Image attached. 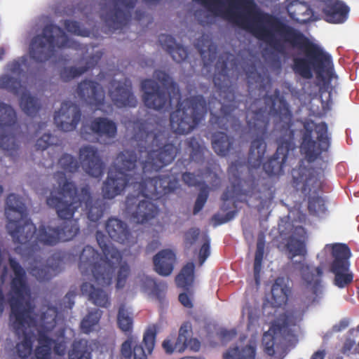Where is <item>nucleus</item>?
Returning <instances> with one entry per match:
<instances>
[{"label": "nucleus", "mask_w": 359, "mask_h": 359, "mask_svg": "<svg viewBox=\"0 0 359 359\" xmlns=\"http://www.w3.org/2000/svg\"><path fill=\"white\" fill-rule=\"evenodd\" d=\"M17 115L9 104L0 102V148L13 156L18 149L14 130Z\"/></svg>", "instance_id": "17"}, {"label": "nucleus", "mask_w": 359, "mask_h": 359, "mask_svg": "<svg viewBox=\"0 0 359 359\" xmlns=\"http://www.w3.org/2000/svg\"><path fill=\"white\" fill-rule=\"evenodd\" d=\"M95 236L104 256L93 247L86 245L80 255L79 268L82 275L92 276V280L98 285L109 286L112 283L115 269L121 262L122 255L103 232L97 231Z\"/></svg>", "instance_id": "8"}, {"label": "nucleus", "mask_w": 359, "mask_h": 359, "mask_svg": "<svg viewBox=\"0 0 359 359\" xmlns=\"http://www.w3.org/2000/svg\"><path fill=\"white\" fill-rule=\"evenodd\" d=\"M81 291L83 295L94 305L108 308L111 305L110 292L103 288L96 287L88 282H84L81 285Z\"/></svg>", "instance_id": "29"}, {"label": "nucleus", "mask_w": 359, "mask_h": 359, "mask_svg": "<svg viewBox=\"0 0 359 359\" xmlns=\"http://www.w3.org/2000/svg\"><path fill=\"white\" fill-rule=\"evenodd\" d=\"M69 359H91V353L86 348V341H74L72 350L69 353Z\"/></svg>", "instance_id": "42"}, {"label": "nucleus", "mask_w": 359, "mask_h": 359, "mask_svg": "<svg viewBox=\"0 0 359 359\" xmlns=\"http://www.w3.org/2000/svg\"><path fill=\"white\" fill-rule=\"evenodd\" d=\"M130 271V267L126 262L119 266L116 277V288L121 289L125 286Z\"/></svg>", "instance_id": "50"}, {"label": "nucleus", "mask_w": 359, "mask_h": 359, "mask_svg": "<svg viewBox=\"0 0 359 359\" xmlns=\"http://www.w3.org/2000/svg\"><path fill=\"white\" fill-rule=\"evenodd\" d=\"M8 262L13 272L10 290L7 294V301L11 308L9 322L16 337L18 339L21 336L23 337L15 348L18 355L25 359L31 354L33 346L32 336L27 332L26 327L35 324V319L32 316L34 306L29 300H25L26 297L30 296L25 270L14 258L9 257Z\"/></svg>", "instance_id": "5"}, {"label": "nucleus", "mask_w": 359, "mask_h": 359, "mask_svg": "<svg viewBox=\"0 0 359 359\" xmlns=\"http://www.w3.org/2000/svg\"><path fill=\"white\" fill-rule=\"evenodd\" d=\"M102 313L98 309L90 311L81 322V330L85 334H89L94 330V327L98 324Z\"/></svg>", "instance_id": "41"}, {"label": "nucleus", "mask_w": 359, "mask_h": 359, "mask_svg": "<svg viewBox=\"0 0 359 359\" xmlns=\"http://www.w3.org/2000/svg\"><path fill=\"white\" fill-rule=\"evenodd\" d=\"M71 46V41L64 30L59 26L46 25L41 34L35 36L30 43V57L37 62H45L55 54L56 48Z\"/></svg>", "instance_id": "12"}, {"label": "nucleus", "mask_w": 359, "mask_h": 359, "mask_svg": "<svg viewBox=\"0 0 359 359\" xmlns=\"http://www.w3.org/2000/svg\"><path fill=\"white\" fill-rule=\"evenodd\" d=\"M20 106L27 115L32 117L36 116L41 109L39 99L27 92H24L21 95Z\"/></svg>", "instance_id": "39"}, {"label": "nucleus", "mask_w": 359, "mask_h": 359, "mask_svg": "<svg viewBox=\"0 0 359 359\" xmlns=\"http://www.w3.org/2000/svg\"><path fill=\"white\" fill-rule=\"evenodd\" d=\"M58 164L60 167L67 172L74 173L79 168V164L76 158L73 156L64 154L59 159Z\"/></svg>", "instance_id": "45"}, {"label": "nucleus", "mask_w": 359, "mask_h": 359, "mask_svg": "<svg viewBox=\"0 0 359 359\" xmlns=\"http://www.w3.org/2000/svg\"><path fill=\"white\" fill-rule=\"evenodd\" d=\"M208 111L203 95L191 96L177 102V109L170 116V125L174 133L186 135L196 128Z\"/></svg>", "instance_id": "10"}, {"label": "nucleus", "mask_w": 359, "mask_h": 359, "mask_svg": "<svg viewBox=\"0 0 359 359\" xmlns=\"http://www.w3.org/2000/svg\"><path fill=\"white\" fill-rule=\"evenodd\" d=\"M79 160L82 168L89 175L99 178L104 174V164L98 150L93 146L86 145L79 150Z\"/></svg>", "instance_id": "21"}, {"label": "nucleus", "mask_w": 359, "mask_h": 359, "mask_svg": "<svg viewBox=\"0 0 359 359\" xmlns=\"http://www.w3.org/2000/svg\"><path fill=\"white\" fill-rule=\"evenodd\" d=\"M182 179L189 187H196L199 183L196 176L191 172H184L182 175Z\"/></svg>", "instance_id": "60"}, {"label": "nucleus", "mask_w": 359, "mask_h": 359, "mask_svg": "<svg viewBox=\"0 0 359 359\" xmlns=\"http://www.w3.org/2000/svg\"><path fill=\"white\" fill-rule=\"evenodd\" d=\"M294 182L298 186L302 184L301 189L303 193L309 194L317 193L320 188V182L314 174V170L306 167L300 168L297 172H293Z\"/></svg>", "instance_id": "26"}, {"label": "nucleus", "mask_w": 359, "mask_h": 359, "mask_svg": "<svg viewBox=\"0 0 359 359\" xmlns=\"http://www.w3.org/2000/svg\"><path fill=\"white\" fill-rule=\"evenodd\" d=\"M187 146L191 149L189 158L191 161L201 163L203 161V148L196 137H193L187 141Z\"/></svg>", "instance_id": "43"}, {"label": "nucleus", "mask_w": 359, "mask_h": 359, "mask_svg": "<svg viewBox=\"0 0 359 359\" xmlns=\"http://www.w3.org/2000/svg\"><path fill=\"white\" fill-rule=\"evenodd\" d=\"M265 248V238L263 234L259 235L257 241V249L255 252L253 272L254 278L257 286L260 284V272L262 271V264L264 258Z\"/></svg>", "instance_id": "38"}, {"label": "nucleus", "mask_w": 359, "mask_h": 359, "mask_svg": "<svg viewBox=\"0 0 359 359\" xmlns=\"http://www.w3.org/2000/svg\"><path fill=\"white\" fill-rule=\"evenodd\" d=\"M264 101L265 107L255 111L252 118L248 121V136L252 139L248 151V170L250 167L259 168L263 162L266 151L269 116L273 113L283 125L281 135L278 139L276 151L263 164V169L268 175L276 176L283 173L289 151L295 149V132L291 128L292 114L278 89H276L271 95H265Z\"/></svg>", "instance_id": "4"}, {"label": "nucleus", "mask_w": 359, "mask_h": 359, "mask_svg": "<svg viewBox=\"0 0 359 359\" xmlns=\"http://www.w3.org/2000/svg\"><path fill=\"white\" fill-rule=\"evenodd\" d=\"M154 77L169 91V95L161 88L156 81L151 79L143 80L141 82V88L143 92L142 101L147 108L157 111L161 110L171 100L174 98L180 100L181 95L178 86L168 74L162 70H156Z\"/></svg>", "instance_id": "11"}, {"label": "nucleus", "mask_w": 359, "mask_h": 359, "mask_svg": "<svg viewBox=\"0 0 359 359\" xmlns=\"http://www.w3.org/2000/svg\"><path fill=\"white\" fill-rule=\"evenodd\" d=\"M302 314L297 318L291 311H287L272 323L269 330L262 336V344L264 352L269 356L275 354L274 346L280 337L290 334L291 326L295 325L297 321L302 320Z\"/></svg>", "instance_id": "16"}, {"label": "nucleus", "mask_w": 359, "mask_h": 359, "mask_svg": "<svg viewBox=\"0 0 359 359\" xmlns=\"http://www.w3.org/2000/svg\"><path fill=\"white\" fill-rule=\"evenodd\" d=\"M22 88L21 81L9 75L0 76V88L6 89L15 95H18Z\"/></svg>", "instance_id": "44"}, {"label": "nucleus", "mask_w": 359, "mask_h": 359, "mask_svg": "<svg viewBox=\"0 0 359 359\" xmlns=\"http://www.w3.org/2000/svg\"><path fill=\"white\" fill-rule=\"evenodd\" d=\"M101 57L102 53H97V54L93 55L89 58L85 66L80 67H70L62 68L60 72V76L61 79L65 82H67L76 77H79L83 73L86 72L88 70L95 67L98 63V61L100 60Z\"/></svg>", "instance_id": "32"}, {"label": "nucleus", "mask_w": 359, "mask_h": 359, "mask_svg": "<svg viewBox=\"0 0 359 359\" xmlns=\"http://www.w3.org/2000/svg\"><path fill=\"white\" fill-rule=\"evenodd\" d=\"M161 246V243L158 239H154L149 242L145 249L147 254L151 253L156 250Z\"/></svg>", "instance_id": "64"}, {"label": "nucleus", "mask_w": 359, "mask_h": 359, "mask_svg": "<svg viewBox=\"0 0 359 359\" xmlns=\"http://www.w3.org/2000/svg\"><path fill=\"white\" fill-rule=\"evenodd\" d=\"M294 264H297V268L301 271V274L304 280L308 285L311 286V290L315 295L312 299L311 303L313 304L317 302L318 292L320 290L321 277L323 276V270L320 266L314 267L306 264L304 262H294Z\"/></svg>", "instance_id": "27"}, {"label": "nucleus", "mask_w": 359, "mask_h": 359, "mask_svg": "<svg viewBox=\"0 0 359 359\" xmlns=\"http://www.w3.org/2000/svg\"><path fill=\"white\" fill-rule=\"evenodd\" d=\"M306 231L302 226H296L293 234L290 236L285 245L289 253V258L292 259L296 256L305 257L306 255Z\"/></svg>", "instance_id": "28"}, {"label": "nucleus", "mask_w": 359, "mask_h": 359, "mask_svg": "<svg viewBox=\"0 0 359 359\" xmlns=\"http://www.w3.org/2000/svg\"><path fill=\"white\" fill-rule=\"evenodd\" d=\"M308 209L310 214L313 215L324 213L326 210L325 201L318 196H309Z\"/></svg>", "instance_id": "46"}, {"label": "nucleus", "mask_w": 359, "mask_h": 359, "mask_svg": "<svg viewBox=\"0 0 359 359\" xmlns=\"http://www.w3.org/2000/svg\"><path fill=\"white\" fill-rule=\"evenodd\" d=\"M179 301L184 306L187 308H191L193 306L191 300L190 299L189 295L185 292L180 294Z\"/></svg>", "instance_id": "63"}, {"label": "nucleus", "mask_w": 359, "mask_h": 359, "mask_svg": "<svg viewBox=\"0 0 359 359\" xmlns=\"http://www.w3.org/2000/svg\"><path fill=\"white\" fill-rule=\"evenodd\" d=\"M319 93L322 109L324 112H327L331 109L332 105V92L325 88H320Z\"/></svg>", "instance_id": "51"}, {"label": "nucleus", "mask_w": 359, "mask_h": 359, "mask_svg": "<svg viewBox=\"0 0 359 359\" xmlns=\"http://www.w3.org/2000/svg\"><path fill=\"white\" fill-rule=\"evenodd\" d=\"M195 265L194 262H188L176 276L175 282L179 287L188 290L194 280Z\"/></svg>", "instance_id": "37"}, {"label": "nucleus", "mask_w": 359, "mask_h": 359, "mask_svg": "<svg viewBox=\"0 0 359 359\" xmlns=\"http://www.w3.org/2000/svg\"><path fill=\"white\" fill-rule=\"evenodd\" d=\"M234 142L235 140L228 136L224 132H217L212 135V149L221 156L229 155L234 149Z\"/></svg>", "instance_id": "35"}, {"label": "nucleus", "mask_w": 359, "mask_h": 359, "mask_svg": "<svg viewBox=\"0 0 359 359\" xmlns=\"http://www.w3.org/2000/svg\"><path fill=\"white\" fill-rule=\"evenodd\" d=\"M93 134L97 138L112 140L117 134L116 123L107 117H96L90 121L89 126L83 125L81 128V137L88 139V134Z\"/></svg>", "instance_id": "22"}, {"label": "nucleus", "mask_w": 359, "mask_h": 359, "mask_svg": "<svg viewBox=\"0 0 359 359\" xmlns=\"http://www.w3.org/2000/svg\"><path fill=\"white\" fill-rule=\"evenodd\" d=\"M53 136L51 134H44L36 140L35 147L36 150L43 151L46 149L51 144V139Z\"/></svg>", "instance_id": "55"}, {"label": "nucleus", "mask_w": 359, "mask_h": 359, "mask_svg": "<svg viewBox=\"0 0 359 359\" xmlns=\"http://www.w3.org/2000/svg\"><path fill=\"white\" fill-rule=\"evenodd\" d=\"M158 41L176 62H182L188 57L187 49L176 43L175 38L169 34H162L158 36Z\"/></svg>", "instance_id": "31"}, {"label": "nucleus", "mask_w": 359, "mask_h": 359, "mask_svg": "<svg viewBox=\"0 0 359 359\" xmlns=\"http://www.w3.org/2000/svg\"><path fill=\"white\" fill-rule=\"evenodd\" d=\"M37 341L39 345L34 351V359H50L53 342L52 337L40 332L37 334Z\"/></svg>", "instance_id": "36"}, {"label": "nucleus", "mask_w": 359, "mask_h": 359, "mask_svg": "<svg viewBox=\"0 0 359 359\" xmlns=\"http://www.w3.org/2000/svg\"><path fill=\"white\" fill-rule=\"evenodd\" d=\"M231 57H233L231 54L224 53L215 64L213 82L220 100L212 98L208 103V109L210 112V124L212 128L224 130L231 128L237 132L241 128V123L237 117L238 104L229 74Z\"/></svg>", "instance_id": "6"}, {"label": "nucleus", "mask_w": 359, "mask_h": 359, "mask_svg": "<svg viewBox=\"0 0 359 359\" xmlns=\"http://www.w3.org/2000/svg\"><path fill=\"white\" fill-rule=\"evenodd\" d=\"M311 12V10L306 4H299L295 6L294 10L293 11V15H309Z\"/></svg>", "instance_id": "61"}, {"label": "nucleus", "mask_w": 359, "mask_h": 359, "mask_svg": "<svg viewBox=\"0 0 359 359\" xmlns=\"http://www.w3.org/2000/svg\"><path fill=\"white\" fill-rule=\"evenodd\" d=\"M76 93L85 102L97 109H99L104 103V90L96 81L88 79L82 81L78 84Z\"/></svg>", "instance_id": "23"}, {"label": "nucleus", "mask_w": 359, "mask_h": 359, "mask_svg": "<svg viewBox=\"0 0 359 359\" xmlns=\"http://www.w3.org/2000/svg\"><path fill=\"white\" fill-rule=\"evenodd\" d=\"M81 118L79 107L70 101H65L61 104L60 109L55 111L54 122L60 130L69 132L76 128Z\"/></svg>", "instance_id": "19"}, {"label": "nucleus", "mask_w": 359, "mask_h": 359, "mask_svg": "<svg viewBox=\"0 0 359 359\" xmlns=\"http://www.w3.org/2000/svg\"><path fill=\"white\" fill-rule=\"evenodd\" d=\"M6 205V229L17 245L15 251L27 260L32 259L27 266L32 276L40 283L50 281L56 275L57 268L43 262L38 254L39 244L53 246L59 242L69 241L75 236L78 228L67 222L62 229L41 225L37 230L28 217L25 205L18 195L10 194Z\"/></svg>", "instance_id": "2"}, {"label": "nucleus", "mask_w": 359, "mask_h": 359, "mask_svg": "<svg viewBox=\"0 0 359 359\" xmlns=\"http://www.w3.org/2000/svg\"><path fill=\"white\" fill-rule=\"evenodd\" d=\"M175 260V255L171 250H162L153 258L154 269L159 275L168 276L173 271Z\"/></svg>", "instance_id": "30"}, {"label": "nucleus", "mask_w": 359, "mask_h": 359, "mask_svg": "<svg viewBox=\"0 0 359 359\" xmlns=\"http://www.w3.org/2000/svg\"><path fill=\"white\" fill-rule=\"evenodd\" d=\"M245 166V162L239 161L232 162L229 165L228 175L231 184L227 187L221 197L223 203L220 209L222 211H227L230 208L229 201H232L234 208H237L238 202L247 201V190L243 187L245 180L241 177Z\"/></svg>", "instance_id": "14"}, {"label": "nucleus", "mask_w": 359, "mask_h": 359, "mask_svg": "<svg viewBox=\"0 0 359 359\" xmlns=\"http://www.w3.org/2000/svg\"><path fill=\"white\" fill-rule=\"evenodd\" d=\"M249 32L278 53L283 54L287 46L303 50L305 56L294 57L292 66L293 72L302 78L312 79L313 72L318 78L331 79L333 77L334 65L331 55L311 41L301 31L278 17L268 13H260L253 27L248 24Z\"/></svg>", "instance_id": "3"}, {"label": "nucleus", "mask_w": 359, "mask_h": 359, "mask_svg": "<svg viewBox=\"0 0 359 359\" xmlns=\"http://www.w3.org/2000/svg\"><path fill=\"white\" fill-rule=\"evenodd\" d=\"M192 332L191 323L190 322H184L180 328L178 335L188 340L189 338H191Z\"/></svg>", "instance_id": "59"}, {"label": "nucleus", "mask_w": 359, "mask_h": 359, "mask_svg": "<svg viewBox=\"0 0 359 359\" xmlns=\"http://www.w3.org/2000/svg\"><path fill=\"white\" fill-rule=\"evenodd\" d=\"M65 336L64 330L60 329L56 333L53 332L51 336L53 346V351L56 355H63L65 353V344L63 341H60V338H63Z\"/></svg>", "instance_id": "48"}, {"label": "nucleus", "mask_w": 359, "mask_h": 359, "mask_svg": "<svg viewBox=\"0 0 359 359\" xmlns=\"http://www.w3.org/2000/svg\"><path fill=\"white\" fill-rule=\"evenodd\" d=\"M135 150H124L116 158L119 168L110 170L102 188L103 197L112 199L128 186L139 193L128 195L126 210L137 224H144L156 218L159 208L151 200L173 192L178 187L177 177L172 173L154 177H144L148 172H158L171 163L180 148L172 143L163 144L164 131L158 126L144 120L133 124Z\"/></svg>", "instance_id": "1"}, {"label": "nucleus", "mask_w": 359, "mask_h": 359, "mask_svg": "<svg viewBox=\"0 0 359 359\" xmlns=\"http://www.w3.org/2000/svg\"><path fill=\"white\" fill-rule=\"evenodd\" d=\"M271 292V302L273 307H280L287 304L290 290L283 277H278L276 279Z\"/></svg>", "instance_id": "33"}, {"label": "nucleus", "mask_w": 359, "mask_h": 359, "mask_svg": "<svg viewBox=\"0 0 359 359\" xmlns=\"http://www.w3.org/2000/svg\"><path fill=\"white\" fill-rule=\"evenodd\" d=\"M63 180L62 184L59 182V189L56 195H51L47 198L46 203L56 210L58 217L64 221L60 226L53 227L54 229H62L67 222L75 225L78 231L73 239L79 232V228L76 221L72 220L74 212L81 206L84 205L87 210L88 218L90 221L96 222L102 217L104 207L102 201H97L93 203L89 188L85 187L81 188L78 194L77 188L74 183L69 182L64 172L59 173Z\"/></svg>", "instance_id": "7"}, {"label": "nucleus", "mask_w": 359, "mask_h": 359, "mask_svg": "<svg viewBox=\"0 0 359 359\" xmlns=\"http://www.w3.org/2000/svg\"><path fill=\"white\" fill-rule=\"evenodd\" d=\"M210 254V242L209 241H206L201 246L199 254H198V260L199 264L201 266L203 264L206 259L209 257Z\"/></svg>", "instance_id": "57"}, {"label": "nucleus", "mask_w": 359, "mask_h": 359, "mask_svg": "<svg viewBox=\"0 0 359 359\" xmlns=\"http://www.w3.org/2000/svg\"><path fill=\"white\" fill-rule=\"evenodd\" d=\"M57 315V309L55 306H43L39 315L36 314L34 316L32 314L35 319V324L32 326L36 325L37 327V334L42 332L45 335L51 337L56 327Z\"/></svg>", "instance_id": "25"}, {"label": "nucleus", "mask_w": 359, "mask_h": 359, "mask_svg": "<svg viewBox=\"0 0 359 359\" xmlns=\"http://www.w3.org/2000/svg\"><path fill=\"white\" fill-rule=\"evenodd\" d=\"M196 47L201 55L204 68L211 66L217 57L216 46L203 35L197 40Z\"/></svg>", "instance_id": "34"}, {"label": "nucleus", "mask_w": 359, "mask_h": 359, "mask_svg": "<svg viewBox=\"0 0 359 359\" xmlns=\"http://www.w3.org/2000/svg\"><path fill=\"white\" fill-rule=\"evenodd\" d=\"M64 26L67 32L76 35L83 36L84 31L81 29L80 23L70 20L64 22Z\"/></svg>", "instance_id": "54"}, {"label": "nucleus", "mask_w": 359, "mask_h": 359, "mask_svg": "<svg viewBox=\"0 0 359 359\" xmlns=\"http://www.w3.org/2000/svg\"><path fill=\"white\" fill-rule=\"evenodd\" d=\"M145 286L151 290V294L160 302L165 298L167 285L165 282H157L154 279L147 277L144 281Z\"/></svg>", "instance_id": "40"}, {"label": "nucleus", "mask_w": 359, "mask_h": 359, "mask_svg": "<svg viewBox=\"0 0 359 359\" xmlns=\"http://www.w3.org/2000/svg\"><path fill=\"white\" fill-rule=\"evenodd\" d=\"M137 1L112 0L113 8L102 14L101 18L111 29H122L130 20V11L135 8Z\"/></svg>", "instance_id": "18"}, {"label": "nucleus", "mask_w": 359, "mask_h": 359, "mask_svg": "<svg viewBox=\"0 0 359 359\" xmlns=\"http://www.w3.org/2000/svg\"><path fill=\"white\" fill-rule=\"evenodd\" d=\"M236 214L237 210L229 211L224 215H222L219 213H216L212 215V221L214 223V226H217L231 221L235 217Z\"/></svg>", "instance_id": "52"}, {"label": "nucleus", "mask_w": 359, "mask_h": 359, "mask_svg": "<svg viewBox=\"0 0 359 359\" xmlns=\"http://www.w3.org/2000/svg\"><path fill=\"white\" fill-rule=\"evenodd\" d=\"M218 335L223 343H227L236 337L237 331L234 328L231 330L222 329Z\"/></svg>", "instance_id": "56"}, {"label": "nucleus", "mask_w": 359, "mask_h": 359, "mask_svg": "<svg viewBox=\"0 0 359 359\" xmlns=\"http://www.w3.org/2000/svg\"><path fill=\"white\" fill-rule=\"evenodd\" d=\"M105 230L114 241L128 245L133 243L128 225L117 217H111L107 220Z\"/></svg>", "instance_id": "24"}, {"label": "nucleus", "mask_w": 359, "mask_h": 359, "mask_svg": "<svg viewBox=\"0 0 359 359\" xmlns=\"http://www.w3.org/2000/svg\"><path fill=\"white\" fill-rule=\"evenodd\" d=\"M332 256L333 261L330 271L334 274V283L338 287L344 288L353 280V274L349 271L351 250L346 244H334L332 245Z\"/></svg>", "instance_id": "15"}, {"label": "nucleus", "mask_w": 359, "mask_h": 359, "mask_svg": "<svg viewBox=\"0 0 359 359\" xmlns=\"http://www.w3.org/2000/svg\"><path fill=\"white\" fill-rule=\"evenodd\" d=\"M174 346L176 351L182 353L187 348H188L187 340L178 335Z\"/></svg>", "instance_id": "62"}, {"label": "nucleus", "mask_w": 359, "mask_h": 359, "mask_svg": "<svg viewBox=\"0 0 359 359\" xmlns=\"http://www.w3.org/2000/svg\"><path fill=\"white\" fill-rule=\"evenodd\" d=\"M117 324L119 329L126 334H129L128 339L121 344V354L126 359H147V355L151 354L154 348L157 334L156 327L150 325L145 330L143 336V344L146 348L144 349L141 344H137V337L130 334L133 319L128 311L122 304L118 309L117 315Z\"/></svg>", "instance_id": "9"}, {"label": "nucleus", "mask_w": 359, "mask_h": 359, "mask_svg": "<svg viewBox=\"0 0 359 359\" xmlns=\"http://www.w3.org/2000/svg\"><path fill=\"white\" fill-rule=\"evenodd\" d=\"M109 95L118 107H135L137 100L132 92L131 83L128 79L124 82L112 80L110 82Z\"/></svg>", "instance_id": "20"}, {"label": "nucleus", "mask_w": 359, "mask_h": 359, "mask_svg": "<svg viewBox=\"0 0 359 359\" xmlns=\"http://www.w3.org/2000/svg\"><path fill=\"white\" fill-rule=\"evenodd\" d=\"M200 233L198 228H191L184 233V245L187 248H190L197 241Z\"/></svg>", "instance_id": "53"}, {"label": "nucleus", "mask_w": 359, "mask_h": 359, "mask_svg": "<svg viewBox=\"0 0 359 359\" xmlns=\"http://www.w3.org/2000/svg\"><path fill=\"white\" fill-rule=\"evenodd\" d=\"M224 359H247V346L236 345L224 354Z\"/></svg>", "instance_id": "49"}, {"label": "nucleus", "mask_w": 359, "mask_h": 359, "mask_svg": "<svg viewBox=\"0 0 359 359\" xmlns=\"http://www.w3.org/2000/svg\"><path fill=\"white\" fill-rule=\"evenodd\" d=\"M300 133V151L308 162H314L323 152L329 151L331 136L326 123H315L312 121H306Z\"/></svg>", "instance_id": "13"}, {"label": "nucleus", "mask_w": 359, "mask_h": 359, "mask_svg": "<svg viewBox=\"0 0 359 359\" xmlns=\"http://www.w3.org/2000/svg\"><path fill=\"white\" fill-rule=\"evenodd\" d=\"M76 292L74 291H69L62 299L61 306L64 309H72L74 305V299Z\"/></svg>", "instance_id": "58"}, {"label": "nucleus", "mask_w": 359, "mask_h": 359, "mask_svg": "<svg viewBox=\"0 0 359 359\" xmlns=\"http://www.w3.org/2000/svg\"><path fill=\"white\" fill-rule=\"evenodd\" d=\"M209 196V188L208 186L201 187L194 203L193 214L197 215L204 207Z\"/></svg>", "instance_id": "47"}]
</instances>
